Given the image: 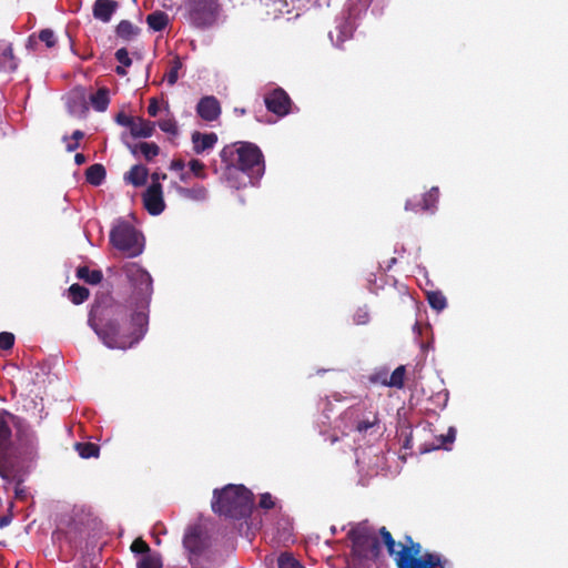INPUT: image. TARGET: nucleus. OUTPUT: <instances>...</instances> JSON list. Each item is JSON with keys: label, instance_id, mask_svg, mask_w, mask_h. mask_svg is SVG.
Masks as SVG:
<instances>
[{"label": "nucleus", "instance_id": "50", "mask_svg": "<svg viewBox=\"0 0 568 568\" xmlns=\"http://www.w3.org/2000/svg\"><path fill=\"white\" fill-rule=\"evenodd\" d=\"M11 520L12 518L10 515L0 516V528L7 527Z\"/></svg>", "mask_w": 568, "mask_h": 568}, {"label": "nucleus", "instance_id": "41", "mask_svg": "<svg viewBox=\"0 0 568 568\" xmlns=\"http://www.w3.org/2000/svg\"><path fill=\"white\" fill-rule=\"evenodd\" d=\"M369 312L366 307H359L356 310V312L353 315V322L356 325H365L369 322Z\"/></svg>", "mask_w": 568, "mask_h": 568}, {"label": "nucleus", "instance_id": "45", "mask_svg": "<svg viewBox=\"0 0 568 568\" xmlns=\"http://www.w3.org/2000/svg\"><path fill=\"white\" fill-rule=\"evenodd\" d=\"M258 505L263 509H272L275 506V501L270 493H264L261 495Z\"/></svg>", "mask_w": 568, "mask_h": 568}, {"label": "nucleus", "instance_id": "17", "mask_svg": "<svg viewBox=\"0 0 568 568\" xmlns=\"http://www.w3.org/2000/svg\"><path fill=\"white\" fill-rule=\"evenodd\" d=\"M119 8L115 0H95L92 7V14L97 20L109 22Z\"/></svg>", "mask_w": 568, "mask_h": 568}, {"label": "nucleus", "instance_id": "8", "mask_svg": "<svg viewBox=\"0 0 568 568\" xmlns=\"http://www.w3.org/2000/svg\"><path fill=\"white\" fill-rule=\"evenodd\" d=\"M185 18L195 28L212 26L217 18V0H185Z\"/></svg>", "mask_w": 568, "mask_h": 568}, {"label": "nucleus", "instance_id": "55", "mask_svg": "<svg viewBox=\"0 0 568 568\" xmlns=\"http://www.w3.org/2000/svg\"><path fill=\"white\" fill-rule=\"evenodd\" d=\"M78 148H79V142L74 141L73 143H69L67 145V151L72 152V151H75Z\"/></svg>", "mask_w": 568, "mask_h": 568}, {"label": "nucleus", "instance_id": "6", "mask_svg": "<svg viewBox=\"0 0 568 568\" xmlns=\"http://www.w3.org/2000/svg\"><path fill=\"white\" fill-rule=\"evenodd\" d=\"M122 273L132 286L131 298L138 305H148L153 292L151 275L136 263L124 264Z\"/></svg>", "mask_w": 568, "mask_h": 568}, {"label": "nucleus", "instance_id": "52", "mask_svg": "<svg viewBox=\"0 0 568 568\" xmlns=\"http://www.w3.org/2000/svg\"><path fill=\"white\" fill-rule=\"evenodd\" d=\"M85 161H87V158H85V155H84V154H82V153H77V154L74 155V162H75L78 165H81V164L85 163Z\"/></svg>", "mask_w": 568, "mask_h": 568}, {"label": "nucleus", "instance_id": "20", "mask_svg": "<svg viewBox=\"0 0 568 568\" xmlns=\"http://www.w3.org/2000/svg\"><path fill=\"white\" fill-rule=\"evenodd\" d=\"M18 68V59L13 54L11 43L0 41V71L13 72Z\"/></svg>", "mask_w": 568, "mask_h": 568}, {"label": "nucleus", "instance_id": "7", "mask_svg": "<svg viewBox=\"0 0 568 568\" xmlns=\"http://www.w3.org/2000/svg\"><path fill=\"white\" fill-rule=\"evenodd\" d=\"M379 535L387 549V552L390 557L394 558L397 567L398 560L402 556L405 557L407 561L423 560L424 552H422V545L417 541H414L410 536L406 535L402 541L396 542L386 527H382L379 529Z\"/></svg>", "mask_w": 568, "mask_h": 568}, {"label": "nucleus", "instance_id": "9", "mask_svg": "<svg viewBox=\"0 0 568 568\" xmlns=\"http://www.w3.org/2000/svg\"><path fill=\"white\" fill-rule=\"evenodd\" d=\"M354 429L361 435H374L379 430V417L376 410L357 405L346 410Z\"/></svg>", "mask_w": 568, "mask_h": 568}, {"label": "nucleus", "instance_id": "58", "mask_svg": "<svg viewBox=\"0 0 568 568\" xmlns=\"http://www.w3.org/2000/svg\"><path fill=\"white\" fill-rule=\"evenodd\" d=\"M28 42H29V45H32L34 42V36H30Z\"/></svg>", "mask_w": 568, "mask_h": 568}, {"label": "nucleus", "instance_id": "10", "mask_svg": "<svg viewBox=\"0 0 568 568\" xmlns=\"http://www.w3.org/2000/svg\"><path fill=\"white\" fill-rule=\"evenodd\" d=\"M183 546L189 551L190 564L195 568H201L199 559L209 546L201 526L194 525L187 528L183 538Z\"/></svg>", "mask_w": 568, "mask_h": 568}, {"label": "nucleus", "instance_id": "28", "mask_svg": "<svg viewBox=\"0 0 568 568\" xmlns=\"http://www.w3.org/2000/svg\"><path fill=\"white\" fill-rule=\"evenodd\" d=\"M77 277L88 284L97 285L102 281L103 274L100 270H90L88 266H79Z\"/></svg>", "mask_w": 568, "mask_h": 568}, {"label": "nucleus", "instance_id": "40", "mask_svg": "<svg viewBox=\"0 0 568 568\" xmlns=\"http://www.w3.org/2000/svg\"><path fill=\"white\" fill-rule=\"evenodd\" d=\"M39 40L45 43L48 48H52L57 43V38L51 29H42L38 36Z\"/></svg>", "mask_w": 568, "mask_h": 568}, {"label": "nucleus", "instance_id": "26", "mask_svg": "<svg viewBox=\"0 0 568 568\" xmlns=\"http://www.w3.org/2000/svg\"><path fill=\"white\" fill-rule=\"evenodd\" d=\"M146 23L153 31H162L169 24V16L164 11L156 10L146 16Z\"/></svg>", "mask_w": 568, "mask_h": 568}, {"label": "nucleus", "instance_id": "4", "mask_svg": "<svg viewBox=\"0 0 568 568\" xmlns=\"http://www.w3.org/2000/svg\"><path fill=\"white\" fill-rule=\"evenodd\" d=\"M110 243L128 257L139 256L144 248L143 234L126 221L112 227Z\"/></svg>", "mask_w": 568, "mask_h": 568}, {"label": "nucleus", "instance_id": "48", "mask_svg": "<svg viewBox=\"0 0 568 568\" xmlns=\"http://www.w3.org/2000/svg\"><path fill=\"white\" fill-rule=\"evenodd\" d=\"M158 112H159V104H158L156 99L153 98L150 100V103L148 106V113L150 116H156Z\"/></svg>", "mask_w": 568, "mask_h": 568}, {"label": "nucleus", "instance_id": "57", "mask_svg": "<svg viewBox=\"0 0 568 568\" xmlns=\"http://www.w3.org/2000/svg\"><path fill=\"white\" fill-rule=\"evenodd\" d=\"M61 532L59 530L54 531L52 538H60Z\"/></svg>", "mask_w": 568, "mask_h": 568}, {"label": "nucleus", "instance_id": "5", "mask_svg": "<svg viewBox=\"0 0 568 568\" xmlns=\"http://www.w3.org/2000/svg\"><path fill=\"white\" fill-rule=\"evenodd\" d=\"M352 541V560H372L381 554L379 541L365 524H358L347 532Z\"/></svg>", "mask_w": 568, "mask_h": 568}, {"label": "nucleus", "instance_id": "32", "mask_svg": "<svg viewBox=\"0 0 568 568\" xmlns=\"http://www.w3.org/2000/svg\"><path fill=\"white\" fill-rule=\"evenodd\" d=\"M427 302L430 307L437 312L443 311L447 306V300L445 295L439 291L427 292Z\"/></svg>", "mask_w": 568, "mask_h": 568}, {"label": "nucleus", "instance_id": "37", "mask_svg": "<svg viewBox=\"0 0 568 568\" xmlns=\"http://www.w3.org/2000/svg\"><path fill=\"white\" fill-rule=\"evenodd\" d=\"M189 168H190V171L192 172V174L194 176H196L199 179H202V180L206 178L205 165L200 160L192 159L189 162Z\"/></svg>", "mask_w": 568, "mask_h": 568}, {"label": "nucleus", "instance_id": "36", "mask_svg": "<svg viewBox=\"0 0 568 568\" xmlns=\"http://www.w3.org/2000/svg\"><path fill=\"white\" fill-rule=\"evenodd\" d=\"M158 125L163 132L172 135H176L179 132L176 121L171 118L158 121Z\"/></svg>", "mask_w": 568, "mask_h": 568}, {"label": "nucleus", "instance_id": "21", "mask_svg": "<svg viewBox=\"0 0 568 568\" xmlns=\"http://www.w3.org/2000/svg\"><path fill=\"white\" fill-rule=\"evenodd\" d=\"M133 155L141 154L148 162L152 161L160 153V148L154 142H140L136 144H128Z\"/></svg>", "mask_w": 568, "mask_h": 568}, {"label": "nucleus", "instance_id": "11", "mask_svg": "<svg viewBox=\"0 0 568 568\" xmlns=\"http://www.w3.org/2000/svg\"><path fill=\"white\" fill-rule=\"evenodd\" d=\"M14 418V415L8 410H0V476L3 478L7 477L4 465L10 463V458L13 455L10 422Z\"/></svg>", "mask_w": 568, "mask_h": 568}, {"label": "nucleus", "instance_id": "12", "mask_svg": "<svg viewBox=\"0 0 568 568\" xmlns=\"http://www.w3.org/2000/svg\"><path fill=\"white\" fill-rule=\"evenodd\" d=\"M264 103L267 111L282 118L291 112L293 104L287 92L282 88H275L264 95Z\"/></svg>", "mask_w": 568, "mask_h": 568}, {"label": "nucleus", "instance_id": "49", "mask_svg": "<svg viewBox=\"0 0 568 568\" xmlns=\"http://www.w3.org/2000/svg\"><path fill=\"white\" fill-rule=\"evenodd\" d=\"M166 178L165 173L153 172L151 174V184L160 183L161 180H165Z\"/></svg>", "mask_w": 568, "mask_h": 568}, {"label": "nucleus", "instance_id": "16", "mask_svg": "<svg viewBox=\"0 0 568 568\" xmlns=\"http://www.w3.org/2000/svg\"><path fill=\"white\" fill-rule=\"evenodd\" d=\"M446 560L439 554L426 551L422 561H407L405 557L398 560V568H445Z\"/></svg>", "mask_w": 568, "mask_h": 568}, {"label": "nucleus", "instance_id": "44", "mask_svg": "<svg viewBox=\"0 0 568 568\" xmlns=\"http://www.w3.org/2000/svg\"><path fill=\"white\" fill-rule=\"evenodd\" d=\"M134 119H135V116L128 115L123 112L118 113L115 116V121L118 124L126 126L129 129L131 128L132 124H134Z\"/></svg>", "mask_w": 568, "mask_h": 568}, {"label": "nucleus", "instance_id": "24", "mask_svg": "<svg viewBox=\"0 0 568 568\" xmlns=\"http://www.w3.org/2000/svg\"><path fill=\"white\" fill-rule=\"evenodd\" d=\"M140 32L141 29L129 20H121L115 28L116 37L124 41H131L138 37Z\"/></svg>", "mask_w": 568, "mask_h": 568}, {"label": "nucleus", "instance_id": "46", "mask_svg": "<svg viewBox=\"0 0 568 568\" xmlns=\"http://www.w3.org/2000/svg\"><path fill=\"white\" fill-rule=\"evenodd\" d=\"M347 568H376L371 560H352Z\"/></svg>", "mask_w": 568, "mask_h": 568}, {"label": "nucleus", "instance_id": "33", "mask_svg": "<svg viewBox=\"0 0 568 568\" xmlns=\"http://www.w3.org/2000/svg\"><path fill=\"white\" fill-rule=\"evenodd\" d=\"M162 567H163L162 558L159 554H155V552L142 556L136 564V568H162Z\"/></svg>", "mask_w": 568, "mask_h": 568}, {"label": "nucleus", "instance_id": "27", "mask_svg": "<svg viewBox=\"0 0 568 568\" xmlns=\"http://www.w3.org/2000/svg\"><path fill=\"white\" fill-rule=\"evenodd\" d=\"M90 101L95 111L104 112L110 103L109 90L106 88H100L90 97Z\"/></svg>", "mask_w": 568, "mask_h": 568}, {"label": "nucleus", "instance_id": "43", "mask_svg": "<svg viewBox=\"0 0 568 568\" xmlns=\"http://www.w3.org/2000/svg\"><path fill=\"white\" fill-rule=\"evenodd\" d=\"M115 59L124 67H130L132 64V59L129 57V52L125 48L116 50Z\"/></svg>", "mask_w": 568, "mask_h": 568}, {"label": "nucleus", "instance_id": "13", "mask_svg": "<svg viewBox=\"0 0 568 568\" xmlns=\"http://www.w3.org/2000/svg\"><path fill=\"white\" fill-rule=\"evenodd\" d=\"M144 209L151 215H159L165 209L161 183L150 184L142 195Z\"/></svg>", "mask_w": 568, "mask_h": 568}, {"label": "nucleus", "instance_id": "30", "mask_svg": "<svg viewBox=\"0 0 568 568\" xmlns=\"http://www.w3.org/2000/svg\"><path fill=\"white\" fill-rule=\"evenodd\" d=\"M90 292L87 287L79 285V284H72L69 287V297L71 302L75 305L82 304L89 298Z\"/></svg>", "mask_w": 568, "mask_h": 568}, {"label": "nucleus", "instance_id": "56", "mask_svg": "<svg viewBox=\"0 0 568 568\" xmlns=\"http://www.w3.org/2000/svg\"><path fill=\"white\" fill-rule=\"evenodd\" d=\"M187 179H189V173H186V172H181V174H180V180H181L182 182H186V181H187Z\"/></svg>", "mask_w": 568, "mask_h": 568}, {"label": "nucleus", "instance_id": "51", "mask_svg": "<svg viewBox=\"0 0 568 568\" xmlns=\"http://www.w3.org/2000/svg\"><path fill=\"white\" fill-rule=\"evenodd\" d=\"M384 378H387V377H386V373H384V374H375V375H372L369 379H371V382H373V383H378V382H379V383L382 384V381H383Z\"/></svg>", "mask_w": 568, "mask_h": 568}, {"label": "nucleus", "instance_id": "38", "mask_svg": "<svg viewBox=\"0 0 568 568\" xmlns=\"http://www.w3.org/2000/svg\"><path fill=\"white\" fill-rule=\"evenodd\" d=\"M130 549L132 552L142 554L143 556L152 554L150 546L141 537L133 540Z\"/></svg>", "mask_w": 568, "mask_h": 568}, {"label": "nucleus", "instance_id": "53", "mask_svg": "<svg viewBox=\"0 0 568 568\" xmlns=\"http://www.w3.org/2000/svg\"><path fill=\"white\" fill-rule=\"evenodd\" d=\"M83 136H84V133H83L81 130H75V131L72 133V139H73L75 142H79V140H81Z\"/></svg>", "mask_w": 568, "mask_h": 568}, {"label": "nucleus", "instance_id": "47", "mask_svg": "<svg viewBox=\"0 0 568 568\" xmlns=\"http://www.w3.org/2000/svg\"><path fill=\"white\" fill-rule=\"evenodd\" d=\"M185 168V163L182 159H174L172 160L170 164V170L176 171V172H183Z\"/></svg>", "mask_w": 568, "mask_h": 568}, {"label": "nucleus", "instance_id": "39", "mask_svg": "<svg viewBox=\"0 0 568 568\" xmlns=\"http://www.w3.org/2000/svg\"><path fill=\"white\" fill-rule=\"evenodd\" d=\"M455 438H456V429L454 427H449L447 434L440 435L437 437L438 444H437L436 448L443 447V448L447 449V445L453 444Z\"/></svg>", "mask_w": 568, "mask_h": 568}, {"label": "nucleus", "instance_id": "59", "mask_svg": "<svg viewBox=\"0 0 568 568\" xmlns=\"http://www.w3.org/2000/svg\"><path fill=\"white\" fill-rule=\"evenodd\" d=\"M235 112H239L241 115H243V114H245V113H246L245 109H241V110H240V109H237V108L235 109Z\"/></svg>", "mask_w": 568, "mask_h": 568}, {"label": "nucleus", "instance_id": "23", "mask_svg": "<svg viewBox=\"0 0 568 568\" xmlns=\"http://www.w3.org/2000/svg\"><path fill=\"white\" fill-rule=\"evenodd\" d=\"M155 123L136 116L130 128L133 138H150L154 133Z\"/></svg>", "mask_w": 568, "mask_h": 568}, {"label": "nucleus", "instance_id": "31", "mask_svg": "<svg viewBox=\"0 0 568 568\" xmlns=\"http://www.w3.org/2000/svg\"><path fill=\"white\" fill-rule=\"evenodd\" d=\"M74 448L82 458L98 457L100 453V447L91 442L77 443Z\"/></svg>", "mask_w": 568, "mask_h": 568}, {"label": "nucleus", "instance_id": "2", "mask_svg": "<svg viewBox=\"0 0 568 568\" xmlns=\"http://www.w3.org/2000/svg\"><path fill=\"white\" fill-rule=\"evenodd\" d=\"M220 156L229 171L239 170L251 180H260L264 174V156L261 149L254 143L239 141L225 145Z\"/></svg>", "mask_w": 568, "mask_h": 568}, {"label": "nucleus", "instance_id": "15", "mask_svg": "<svg viewBox=\"0 0 568 568\" xmlns=\"http://www.w3.org/2000/svg\"><path fill=\"white\" fill-rule=\"evenodd\" d=\"M196 113L204 121H215L221 114V104L213 95L203 97L197 102Z\"/></svg>", "mask_w": 568, "mask_h": 568}, {"label": "nucleus", "instance_id": "22", "mask_svg": "<svg viewBox=\"0 0 568 568\" xmlns=\"http://www.w3.org/2000/svg\"><path fill=\"white\" fill-rule=\"evenodd\" d=\"M149 176V170L142 164L133 165L129 172L124 174V181L135 187L143 186Z\"/></svg>", "mask_w": 568, "mask_h": 568}, {"label": "nucleus", "instance_id": "3", "mask_svg": "<svg viewBox=\"0 0 568 568\" xmlns=\"http://www.w3.org/2000/svg\"><path fill=\"white\" fill-rule=\"evenodd\" d=\"M253 494L243 485H227L213 491L212 509L230 519H243L251 515Z\"/></svg>", "mask_w": 568, "mask_h": 568}, {"label": "nucleus", "instance_id": "54", "mask_svg": "<svg viewBox=\"0 0 568 568\" xmlns=\"http://www.w3.org/2000/svg\"><path fill=\"white\" fill-rule=\"evenodd\" d=\"M125 68H126V67H124V65H122V64H121V65H118V67L115 68V72H116V74H119V75H121V77L126 75V70H125Z\"/></svg>", "mask_w": 568, "mask_h": 568}, {"label": "nucleus", "instance_id": "29", "mask_svg": "<svg viewBox=\"0 0 568 568\" xmlns=\"http://www.w3.org/2000/svg\"><path fill=\"white\" fill-rule=\"evenodd\" d=\"M406 369L405 366L400 365L392 373L389 378H384L382 384L389 387L403 388Z\"/></svg>", "mask_w": 568, "mask_h": 568}, {"label": "nucleus", "instance_id": "34", "mask_svg": "<svg viewBox=\"0 0 568 568\" xmlns=\"http://www.w3.org/2000/svg\"><path fill=\"white\" fill-rule=\"evenodd\" d=\"M181 68H182V61H181L180 57L176 55L170 62V69L164 75L169 85H174L176 83V81L179 79V71Z\"/></svg>", "mask_w": 568, "mask_h": 568}, {"label": "nucleus", "instance_id": "35", "mask_svg": "<svg viewBox=\"0 0 568 568\" xmlns=\"http://www.w3.org/2000/svg\"><path fill=\"white\" fill-rule=\"evenodd\" d=\"M278 568H303L297 559L290 554H282L277 559Z\"/></svg>", "mask_w": 568, "mask_h": 568}, {"label": "nucleus", "instance_id": "18", "mask_svg": "<svg viewBox=\"0 0 568 568\" xmlns=\"http://www.w3.org/2000/svg\"><path fill=\"white\" fill-rule=\"evenodd\" d=\"M171 186L176 191V193L181 197L185 200L202 202L205 201L207 197V190L204 185L201 184H195L191 187H184L176 182H172Z\"/></svg>", "mask_w": 568, "mask_h": 568}, {"label": "nucleus", "instance_id": "14", "mask_svg": "<svg viewBox=\"0 0 568 568\" xmlns=\"http://www.w3.org/2000/svg\"><path fill=\"white\" fill-rule=\"evenodd\" d=\"M439 190L437 186H433L428 192L424 193L419 200H407L405 203V210L415 213H434L437 210Z\"/></svg>", "mask_w": 568, "mask_h": 568}, {"label": "nucleus", "instance_id": "25", "mask_svg": "<svg viewBox=\"0 0 568 568\" xmlns=\"http://www.w3.org/2000/svg\"><path fill=\"white\" fill-rule=\"evenodd\" d=\"M105 168L100 163L92 164L85 170V180L93 186L101 185L105 180Z\"/></svg>", "mask_w": 568, "mask_h": 568}, {"label": "nucleus", "instance_id": "19", "mask_svg": "<svg viewBox=\"0 0 568 568\" xmlns=\"http://www.w3.org/2000/svg\"><path fill=\"white\" fill-rule=\"evenodd\" d=\"M191 139L193 143V151L196 154H202L205 151L213 149L217 142V135L214 132L201 133L199 131H194Z\"/></svg>", "mask_w": 568, "mask_h": 568}, {"label": "nucleus", "instance_id": "1", "mask_svg": "<svg viewBox=\"0 0 568 568\" xmlns=\"http://www.w3.org/2000/svg\"><path fill=\"white\" fill-rule=\"evenodd\" d=\"M88 324L106 347L125 351L143 338L148 315L142 311L130 313L124 303L102 294L91 306Z\"/></svg>", "mask_w": 568, "mask_h": 568}, {"label": "nucleus", "instance_id": "42", "mask_svg": "<svg viewBox=\"0 0 568 568\" xmlns=\"http://www.w3.org/2000/svg\"><path fill=\"white\" fill-rule=\"evenodd\" d=\"M14 345V335L9 332L0 333V348L3 351H9Z\"/></svg>", "mask_w": 568, "mask_h": 568}]
</instances>
